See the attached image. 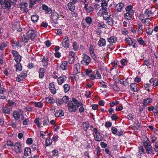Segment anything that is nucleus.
I'll list each match as a JSON object with an SVG mask.
<instances>
[{
  "label": "nucleus",
  "mask_w": 158,
  "mask_h": 158,
  "mask_svg": "<svg viewBox=\"0 0 158 158\" xmlns=\"http://www.w3.org/2000/svg\"><path fill=\"white\" fill-rule=\"evenodd\" d=\"M79 101L75 98H73L67 105L69 111L70 113L76 111L79 107Z\"/></svg>",
  "instance_id": "1"
},
{
  "label": "nucleus",
  "mask_w": 158,
  "mask_h": 158,
  "mask_svg": "<svg viewBox=\"0 0 158 158\" xmlns=\"http://www.w3.org/2000/svg\"><path fill=\"white\" fill-rule=\"evenodd\" d=\"M5 0H0V3L2 5V8L4 9H7L9 10L11 9V4L9 1H7L6 2L5 4Z\"/></svg>",
  "instance_id": "2"
},
{
  "label": "nucleus",
  "mask_w": 158,
  "mask_h": 158,
  "mask_svg": "<svg viewBox=\"0 0 158 158\" xmlns=\"http://www.w3.org/2000/svg\"><path fill=\"white\" fill-rule=\"evenodd\" d=\"M27 76V73L26 71H24L21 73L17 76L16 81L18 82H20L24 80V79Z\"/></svg>",
  "instance_id": "3"
},
{
  "label": "nucleus",
  "mask_w": 158,
  "mask_h": 158,
  "mask_svg": "<svg viewBox=\"0 0 158 158\" xmlns=\"http://www.w3.org/2000/svg\"><path fill=\"white\" fill-rule=\"evenodd\" d=\"M62 15H58V14L56 12H53L51 15V18L53 22L55 23H58V21L60 18L59 16H62Z\"/></svg>",
  "instance_id": "4"
},
{
  "label": "nucleus",
  "mask_w": 158,
  "mask_h": 158,
  "mask_svg": "<svg viewBox=\"0 0 158 158\" xmlns=\"http://www.w3.org/2000/svg\"><path fill=\"white\" fill-rule=\"evenodd\" d=\"M84 8L85 10L87 13H91L94 10L93 6L90 3L85 4Z\"/></svg>",
  "instance_id": "5"
},
{
  "label": "nucleus",
  "mask_w": 158,
  "mask_h": 158,
  "mask_svg": "<svg viewBox=\"0 0 158 158\" xmlns=\"http://www.w3.org/2000/svg\"><path fill=\"white\" fill-rule=\"evenodd\" d=\"M91 61L90 57L86 54L84 55L83 60L82 61V63L85 65H88Z\"/></svg>",
  "instance_id": "6"
},
{
  "label": "nucleus",
  "mask_w": 158,
  "mask_h": 158,
  "mask_svg": "<svg viewBox=\"0 0 158 158\" xmlns=\"http://www.w3.org/2000/svg\"><path fill=\"white\" fill-rule=\"evenodd\" d=\"M14 146L15 147L14 151L16 153H20L22 152L21 146L19 142L15 143Z\"/></svg>",
  "instance_id": "7"
},
{
  "label": "nucleus",
  "mask_w": 158,
  "mask_h": 158,
  "mask_svg": "<svg viewBox=\"0 0 158 158\" xmlns=\"http://www.w3.org/2000/svg\"><path fill=\"white\" fill-rule=\"evenodd\" d=\"M62 46L64 48H68L69 46V40L67 36H65L62 42Z\"/></svg>",
  "instance_id": "8"
},
{
  "label": "nucleus",
  "mask_w": 158,
  "mask_h": 158,
  "mask_svg": "<svg viewBox=\"0 0 158 158\" xmlns=\"http://www.w3.org/2000/svg\"><path fill=\"white\" fill-rule=\"evenodd\" d=\"M27 35L28 37L31 40H34L36 36L35 31L33 30H29L27 32Z\"/></svg>",
  "instance_id": "9"
},
{
  "label": "nucleus",
  "mask_w": 158,
  "mask_h": 158,
  "mask_svg": "<svg viewBox=\"0 0 158 158\" xmlns=\"http://www.w3.org/2000/svg\"><path fill=\"white\" fill-rule=\"evenodd\" d=\"M67 77L65 75L60 76L57 79V82L59 85H61L65 81Z\"/></svg>",
  "instance_id": "10"
},
{
  "label": "nucleus",
  "mask_w": 158,
  "mask_h": 158,
  "mask_svg": "<svg viewBox=\"0 0 158 158\" xmlns=\"http://www.w3.org/2000/svg\"><path fill=\"white\" fill-rule=\"evenodd\" d=\"M89 52L92 58L94 60H96V57L94 53V48L92 45H90L89 46Z\"/></svg>",
  "instance_id": "11"
},
{
  "label": "nucleus",
  "mask_w": 158,
  "mask_h": 158,
  "mask_svg": "<svg viewBox=\"0 0 158 158\" xmlns=\"http://www.w3.org/2000/svg\"><path fill=\"white\" fill-rule=\"evenodd\" d=\"M108 41L110 43V45L116 43L117 40V37L115 36H112L107 39Z\"/></svg>",
  "instance_id": "12"
},
{
  "label": "nucleus",
  "mask_w": 158,
  "mask_h": 158,
  "mask_svg": "<svg viewBox=\"0 0 158 158\" xmlns=\"http://www.w3.org/2000/svg\"><path fill=\"white\" fill-rule=\"evenodd\" d=\"M42 9L45 10V13L48 14H50L52 11L51 8L48 7L47 5L45 4H43L42 6Z\"/></svg>",
  "instance_id": "13"
},
{
  "label": "nucleus",
  "mask_w": 158,
  "mask_h": 158,
  "mask_svg": "<svg viewBox=\"0 0 158 158\" xmlns=\"http://www.w3.org/2000/svg\"><path fill=\"white\" fill-rule=\"evenodd\" d=\"M152 102V100L151 98H147L143 100V106H146L149 105Z\"/></svg>",
  "instance_id": "14"
},
{
  "label": "nucleus",
  "mask_w": 158,
  "mask_h": 158,
  "mask_svg": "<svg viewBox=\"0 0 158 158\" xmlns=\"http://www.w3.org/2000/svg\"><path fill=\"white\" fill-rule=\"evenodd\" d=\"M140 19L142 20L143 22V23L146 25L148 26L150 24V19L148 18H143V17L140 16Z\"/></svg>",
  "instance_id": "15"
},
{
  "label": "nucleus",
  "mask_w": 158,
  "mask_h": 158,
  "mask_svg": "<svg viewBox=\"0 0 158 158\" xmlns=\"http://www.w3.org/2000/svg\"><path fill=\"white\" fill-rule=\"evenodd\" d=\"M107 11H103L102 12V15L104 19H107L110 17V13L108 12Z\"/></svg>",
  "instance_id": "16"
},
{
  "label": "nucleus",
  "mask_w": 158,
  "mask_h": 158,
  "mask_svg": "<svg viewBox=\"0 0 158 158\" xmlns=\"http://www.w3.org/2000/svg\"><path fill=\"white\" fill-rule=\"evenodd\" d=\"M94 138L96 141H100L103 139V137L100 132L97 134H95Z\"/></svg>",
  "instance_id": "17"
},
{
  "label": "nucleus",
  "mask_w": 158,
  "mask_h": 158,
  "mask_svg": "<svg viewBox=\"0 0 158 158\" xmlns=\"http://www.w3.org/2000/svg\"><path fill=\"white\" fill-rule=\"evenodd\" d=\"M152 13V12L151 10L146 9L144 12L143 16H142L143 17V18H148Z\"/></svg>",
  "instance_id": "18"
},
{
  "label": "nucleus",
  "mask_w": 158,
  "mask_h": 158,
  "mask_svg": "<svg viewBox=\"0 0 158 158\" xmlns=\"http://www.w3.org/2000/svg\"><path fill=\"white\" fill-rule=\"evenodd\" d=\"M63 111L60 109L57 110L55 113V115L56 117H59L64 116Z\"/></svg>",
  "instance_id": "19"
},
{
  "label": "nucleus",
  "mask_w": 158,
  "mask_h": 158,
  "mask_svg": "<svg viewBox=\"0 0 158 158\" xmlns=\"http://www.w3.org/2000/svg\"><path fill=\"white\" fill-rule=\"evenodd\" d=\"M131 90L135 92H137L138 89L136 83H132L130 85Z\"/></svg>",
  "instance_id": "20"
},
{
  "label": "nucleus",
  "mask_w": 158,
  "mask_h": 158,
  "mask_svg": "<svg viewBox=\"0 0 158 158\" xmlns=\"http://www.w3.org/2000/svg\"><path fill=\"white\" fill-rule=\"evenodd\" d=\"M45 72V69L43 68H40L39 71V76L40 78H42L44 76V73Z\"/></svg>",
  "instance_id": "21"
},
{
  "label": "nucleus",
  "mask_w": 158,
  "mask_h": 158,
  "mask_svg": "<svg viewBox=\"0 0 158 158\" xmlns=\"http://www.w3.org/2000/svg\"><path fill=\"white\" fill-rule=\"evenodd\" d=\"M67 62L66 61H64L61 63L60 66V67L62 70H66L67 69Z\"/></svg>",
  "instance_id": "22"
},
{
  "label": "nucleus",
  "mask_w": 158,
  "mask_h": 158,
  "mask_svg": "<svg viewBox=\"0 0 158 158\" xmlns=\"http://www.w3.org/2000/svg\"><path fill=\"white\" fill-rule=\"evenodd\" d=\"M31 151L30 148L27 147L25 148L24 150V155L25 156H28L31 154Z\"/></svg>",
  "instance_id": "23"
},
{
  "label": "nucleus",
  "mask_w": 158,
  "mask_h": 158,
  "mask_svg": "<svg viewBox=\"0 0 158 158\" xmlns=\"http://www.w3.org/2000/svg\"><path fill=\"white\" fill-rule=\"evenodd\" d=\"M48 59L47 57H44L42 60V65L44 67H47L48 65Z\"/></svg>",
  "instance_id": "24"
},
{
  "label": "nucleus",
  "mask_w": 158,
  "mask_h": 158,
  "mask_svg": "<svg viewBox=\"0 0 158 158\" xmlns=\"http://www.w3.org/2000/svg\"><path fill=\"white\" fill-rule=\"evenodd\" d=\"M68 9L72 12L74 11L75 9V6L74 4L69 2L67 4Z\"/></svg>",
  "instance_id": "25"
},
{
  "label": "nucleus",
  "mask_w": 158,
  "mask_h": 158,
  "mask_svg": "<svg viewBox=\"0 0 158 158\" xmlns=\"http://www.w3.org/2000/svg\"><path fill=\"white\" fill-rule=\"evenodd\" d=\"M106 41L105 40L102 38H100L98 42V45L101 47L105 45Z\"/></svg>",
  "instance_id": "26"
},
{
  "label": "nucleus",
  "mask_w": 158,
  "mask_h": 158,
  "mask_svg": "<svg viewBox=\"0 0 158 158\" xmlns=\"http://www.w3.org/2000/svg\"><path fill=\"white\" fill-rule=\"evenodd\" d=\"M125 41L130 46L132 45L133 43H134V40L132 39L129 37L125 38Z\"/></svg>",
  "instance_id": "27"
},
{
  "label": "nucleus",
  "mask_w": 158,
  "mask_h": 158,
  "mask_svg": "<svg viewBox=\"0 0 158 158\" xmlns=\"http://www.w3.org/2000/svg\"><path fill=\"white\" fill-rule=\"evenodd\" d=\"M13 116L15 119L17 120L20 118V115L19 112L16 110H15L13 112Z\"/></svg>",
  "instance_id": "28"
},
{
  "label": "nucleus",
  "mask_w": 158,
  "mask_h": 158,
  "mask_svg": "<svg viewBox=\"0 0 158 158\" xmlns=\"http://www.w3.org/2000/svg\"><path fill=\"white\" fill-rule=\"evenodd\" d=\"M49 89L51 91V92L53 94H55L56 93V89L54 87V84H50L49 85Z\"/></svg>",
  "instance_id": "29"
},
{
  "label": "nucleus",
  "mask_w": 158,
  "mask_h": 158,
  "mask_svg": "<svg viewBox=\"0 0 158 158\" xmlns=\"http://www.w3.org/2000/svg\"><path fill=\"white\" fill-rule=\"evenodd\" d=\"M45 100L47 103L53 104L54 103L55 101V100L51 97H48L46 98Z\"/></svg>",
  "instance_id": "30"
},
{
  "label": "nucleus",
  "mask_w": 158,
  "mask_h": 158,
  "mask_svg": "<svg viewBox=\"0 0 158 158\" xmlns=\"http://www.w3.org/2000/svg\"><path fill=\"white\" fill-rule=\"evenodd\" d=\"M124 6V5L123 3H119L117 5V11L118 12L121 11L122 9Z\"/></svg>",
  "instance_id": "31"
},
{
  "label": "nucleus",
  "mask_w": 158,
  "mask_h": 158,
  "mask_svg": "<svg viewBox=\"0 0 158 158\" xmlns=\"http://www.w3.org/2000/svg\"><path fill=\"white\" fill-rule=\"evenodd\" d=\"M2 110L4 113L10 114V109L7 107L3 106L2 107Z\"/></svg>",
  "instance_id": "32"
},
{
  "label": "nucleus",
  "mask_w": 158,
  "mask_h": 158,
  "mask_svg": "<svg viewBox=\"0 0 158 158\" xmlns=\"http://www.w3.org/2000/svg\"><path fill=\"white\" fill-rule=\"evenodd\" d=\"M49 120L48 117L44 118L43 121V124L44 126H46L48 125L49 123Z\"/></svg>",
  "instance_id": "33"
},
{
  "label": "nucleus",
  "mask_w": 158,
  "mask_h": 158,
  "mask_svg": "<svg viewBox=\"0 0 158 158\" xmlns=\"http://www.w3.org/2000/svg\"><path fill=\"white\" fill-rule=\"evenodd\" d=\"M36 0H30L29 1V7L30 8H31L34 7V5L36 4Z\"/></svg>",
  "instance_id": "34"
},
{
  "label": "nucleus",
  "mask_w": 158,
  "mask_h": 158,
  "mask_svg": "<svg viewBox=\"0 0 158 158\" xmlns=\"http://www.w3.org/2000/svg\"><path fill=\"white\" fill-rule=\"evenodd\" d=\"M64 91L65 93L68 92L70 89V86L68 84H65L63 85Z\"/></svg>",
  "instance_id": "35"
},
{
  "label": "nucleus",
  "mask_w": 158,
  "mask_h": 158,
  "mask_svg": "<svg viewBox=\"0 0 158 158\" xmlns=\"http://www.w3.org/2000/svg\"><path fill=\"white\" fill-rule=\"evenodd\" d=\"M146 152L147 153L151 154L152 153V150L151 145L146 147Z\"/></svg>",
  "instance_id": "36"
},
{
  "label": "nucleus",
  "mask_w": 158,
  "mask_h": 158,
  "mask_svg": "<svg viewBox=\"0 0 158 158\" xmlns=\"http://www.w3.org/2000/svg\"><path fill=\"white\" fill-rule=\"evenodd\" d=\"M83 104L81 102H79V107L80 106V107L79 108V111L80 113H82L84 112L85 109L83 107Z\"/></svg>",
  "instance_id": "37"
},
{
  "label": "nucleus",
  "mask_w": 158,
  "mask_h": 158,
  "mask_svg": "<svg viewBox=\"0 0 158 158\" xmlns=\"http://www.w3.org/2000/svg\"><path fill=\"white\" fill-rule=\"evenodd\" d=\"M52 143V139L49 138H47L46 140V146H48L51 144Z\"/></svg>",
  "instance_id": "38"
},
{
  "label": "nucleus",
  "mask_w": 158,
  "mask_h": 158,
  "mask_svg": "<svg viewBox=\"0 0 158 158\" xmlns=\"http://www.w3.org/2000/svg\"><path fill=\"white\" fill-rule=\"evenodd\" d=\"M31 19L34 23L36 22L38 20V16L37 15H33L31 16Z\"/></svg>",
  "instance_id": "39"
},
{
  "label": "nucleus",
  "mask_w": 158,
  "mask_h": 158,
  "mask_svg": "<svg viewBox=\"0 0 158 158\" xmlns=\"http://www.w3.org/2000/svg\"><path fill=\"white\" fill-rule=\"evenodd\" d=\"M63 103H66L69 101V98L68 96H64L61 99Z\"/></svg>",
  "instance_id": "40"
},
{
  "label": "nucleus",
  "mask_w": 158,
  "mask_h": 158,
  "mask_svg": "<svg viewBox=\"0 0 158 158\" xmlns=\"http://www.w3.org/2000/svg\"><path fill=\"white\" fill-rule=\"evenodd\" d=\"M124 16L125 19L128 20H130L132 18V16L127 13L124 14Z\"/></svg>",
  "instance_id": "41"
},
{
  "label": "nucleus",
  "mask_w": 158,
  "mask_h": 158,
  "mask_svg": "<svg viewBox=\"0 0 158 158\" xmlns=\"http://www.w3.org/2000/svg\"><path fill=\"white\" fill-rule=\"evenodd\" d=\"M85 20L87 23L89 25H90L92 22V19L91 18L88 16L86 17Z\"/></svg>",
  "instance_id": "42"
},
{
  "label": "nucleus",
  "mask_w": 158,
  "mask_h": 158,
  "mask_svg": "<svg viewBox=\"0 0 158 158\" xmlns=\"http://www.w3.org/2000/svg\"><path fill=\"white\" fill-rule=\"evenodd\" d=\"M7 46V44L5 42H3L0 46V50H3Z\"/></svg>",
  "instance_id": "43"
},
{
  "label": "nucleus",
  "mask_w": 158,
  "mask_h": 158,
  "mask_svg": "<svg viewBox=\"0 0 158 158\" xmlns=\"http://www.w3.org/2000/svg\"><path fill=\"white\" fill-rule=\"evenodd\" d=\"M68 58V61L69 64H72L74 63L75 57H69Z\"/></svg>",
  "instance_id": "44"
},
{
  "label": "nucleus",
  "mask_w": 158,
  "mask_h": 158,
  "mask_svg": "<svg viewBox=\"0 0 158 158\" xmlns=\"http://www.w3.org/2000/svg\"><path fill=\"white\" fill-rule=\"evenodd\" d=\"M15 67L16 68V70L17 71H20L22 69V66L21 64L19 63H18L15 65Z\"/></svg>",
  "instance_id": "45"
},
{
  "label": "nucleus",
  "mask_w": 158,
  "mask_h": 158,
  "mask_svg": "<svg viewBox=\"0 0 158 158\" xmlns=\"http://www.w3.org/2000/svg\"><path fill=\"white\" fill-rule=\"evenodd\" d=\"M105 19L107 20L106 23L108 24L109 25H111L113 24L112 19L111 18V17Z\"/></svg>",
  "instance_id": "46"
},
{
  "label": "nucleus",
  "mask_w": 158,
  "mask_h": 158,
  "mask_svg": "<svg viewBox=\"0 0 158 158\" xmlns=\"http://www.w3.org/2000/svg\"><path fill=\"white\" fill-rule=\"evenodd\" d=\"M34 122L39 128L43 127V126H40V124L39 121V118H36L34 120Z\"/></svg>",
  "instance_id": "47"
},
{
  "label": "nucleus",
  "mask_w": 158,
  "mask_h": 158,
  "mask_svg": "<svg viewBox=\"0 0 158 158\" xmlns=\"http://www.w3.org/2000/svg\"><path fill=\"white\" fill-rule=\"evenodd\" d=\"M109 0H103L102 3H101L102 6H106V7L107 5V2Z\"/></svg>",
  "instance_id": "48"
},
{
  "label": "nucleus",
  "mask_w": 158,
  "mask_h": 158,
  "mask_svg": "<svg viewBox=\"0 0 158 158\" xmlns=\"http://www.w3.org/2000/svg\"><path fill=\"white\" fill-rule=\"evenodd\" d=\"M137 41L141 45H144L145 44V42L142 40L141 38L137 39Z\"/></svg>",
  "instance_id": "49"
},
{
  "label": "nucleus",
  "mask_w": 158,
  "mask_h": 158,
  "mask_svg": "<svg viewBox=\"0 0 158 158\" xmlns=\"http://www.w3.org/2000/svg\"><path fill=\"white\" fill-rule=\"evenodd\" d=\"M43 106V103L41 102H35V107H37L39 108H41Z\"/></svg>",
  "instance_id": "50"
},
{
  "label": "nucleus",
  "mask_w": 158,
  "mask_h": 158,
  "mask_svg": "<svg viewBox=\"0 0 158 158\" xmlns=\"http://www.w3.org/2000/svg\"><path fill=\"white\" fill-rule=\"evenodd\" d=\"M144 146L145 147V148L146 147L148 146L149 145H151L150 141L148 139L145 142L143 143Z\"/></svg>",
  "instance_id": "51"
},
{
  "label": "nucleus",
  "mask_w": 158,
  "mask_h": 158,
  "mask_svg": "<svg viewBox=\"0 0 158 158\" xmlns=\"http://www.w3.org/2000/svg\"><path fill=\"white\" fill-rule=\"evenodd\" d=\"M21 59V57L19 55L15 57V60L17 63L20 62Z\"/></svg>",
  "instance_id": "52"
},
{
  "label": "nucleus",
  "mask_w": 158,
  "mask_h": 158,
  "mask_svg": "<svg viewBox=\"0 0 158 158\" xmlns=\"http://www.w3.org/2000/svg\"><path fill=\"white\" fill-rule=\"evenodd\" d=\"M73 49L74 51L77 50L78 48V46L77 42H75L73 43Z\"/></svg>",
  "instance_id": "53"
},
{
  "label": "nucleus",
  "mask_w": 158,
  "mask_h": 158,
  "mask_svg": "<svg viewBox=\"0 0 158 158\" xmlns=\"http://www.w3.org/2000/svg\"><path fill=\"white\" fill-rule=\"evenodd\" d=\"M7 145L9 146L12 147L14 146V143L11 140H9L7 141L6 142Z\"/></svg>",
  "instance_id": "54"
},
{
  "label": "nucleus",
  "mask_w": 158,
  "mask_h": 158,
  "mask_svg": "<svg viewBox=\"0 0 158 158\" xmlns=\"http://www.w3.org/2000/svg\"><path fill=\"white\" fill-rule=\"evenodd\" d=\"M121 63L122 66H125L127 64V60L126 59L122 60H121Z\"/></svg>",
  "instance_id": "55"
},
{
  "label": "nucleus",
  "mask_w": 158,
  "mask_h": 158,
  "mask_svg": "<svg viewBox=\"0 0 158 158\" xmlns=\"http://www.w3.org/2000/svg\"><path fill=\"white\" fill-rule=\"evenodd\" d=\"M119 103V102L118 101H116V102H112L110 103V106L111 107H113L114 105H118Z\"/></svg>",
  "instance_id": "56"
},
{
  "label": "nucleus",
  "mask_w": 158,
  "mask_h": 158,
  "mask_svg": "<svg viewBox=\"0 0 158 158\" xmlns=\"http://www.w3.org/2000/svg\"><path fill=\"white\" fill-rule=\"evenodd\" d=\"M95 75L96 76L97 79H100L101 78V75L98 71H96Z\"/></svg>",
  "instance_id": "57"
},
{
  "label": "nucleus",
  "mask_w": 158,
  "mask_h": 158,
  "mask_svg": "<svg viewBox=\"0 0 158 158\" xmlns=\"http://www.w3.org/2000/svg\"><path fill=\"white\" fill-rule=\"evenodd\" d=\"M56 102L58 106H60L61 104H63L61 99H57L56 100Z\"/></svg>",
  "instance_id": "58"
},
{
  "label": "nucleus",
  "mask_w": 158,
  "mask_h": 158,
  "mask_svg": "<svg viewBox=\"0 0 158 158\" xmlns=\"http://www.w3.org/2000/svg\"><path fill=\"white\" fill-rule=\"evenodd\" d=\"M22 37V41L23 42H24L25 43H27L28 42L29 40V38H27L26 37H25L24 35L23 37Z\"/></svg>",
  "instance_id": "59"
},
{
  "label": "nucleus",
  "mask_w": 158,
  "mask_h": 158,
  "mask_svg": "<svg viewBox=\"0 0 158 158\" xmlns=\"http://www.w3.org/2000/svg\"><path fill=\"white\" fill-rule=\"evenodd\" d=\"M33 142L32 139L31 138H28L27 139L26 141L27 143L28 144H31Z\"/></svg>",
  "instance_id": "60"
},
{
  "label": "nucleus",
  "mask_w": 158,
  "mask_h": 158,
  "mask_svg": "<svg viewBox=\"0 0 158 158\" xmlns=\"http://www.w3.org/2000/svg\"><path fill=\"white\" fill-rule=\"evenodd\" d=\"M52 156H57L58 155V151L56 149H54L52 151Z\"/></svg>",
  "instance_id": "61"
},
{
  "label": "nucleus",
  "mask_w": 158,
  "mask_h": 158,
  "mask_svg": "<svg viewBox=\"0 0 158 158\" xmlns=\"http://www.w3.org/2000/svg\"><path fill=\"white\" fill-rule=\"evenodd\" d=\"M106 25L103 23L102 24H101L100 23H98V27L99 28H104L106 27Z\"/></svg>",
  "instance_id": "62"
},
{
  "label": "nucleus",
  "mask_w": 158,
  "mask_h": 158,
  "mask_svg": "<svg viewBox=\"0 0 158 158\" xmlns=\"http://www.w3.org/2000/svg\"><path fill=\"white\" fill-rule=\"evenodd\" d=\"M12 46L14 48L18 47L19 46V42L18 41L14 42Z\"/></svg>",
  "instance_id": "63"
},
{
  "label": "nucleus",
  "mask_w": 158,
  "mask_h": 158,
  "mask_svg": "<svg viewBox=\"0 0 158 158\" xmlns=\"http://www.w3.org/2000/svg\"><path fill=\"white\" fill-rule=\"evenodd\" d=\"M11 53L13 55V56L14 57L18 56L19 55L18 52L15 50H12L11 51Z\"/></svg>",
  "instance_id": "64"
}]
</instances>
